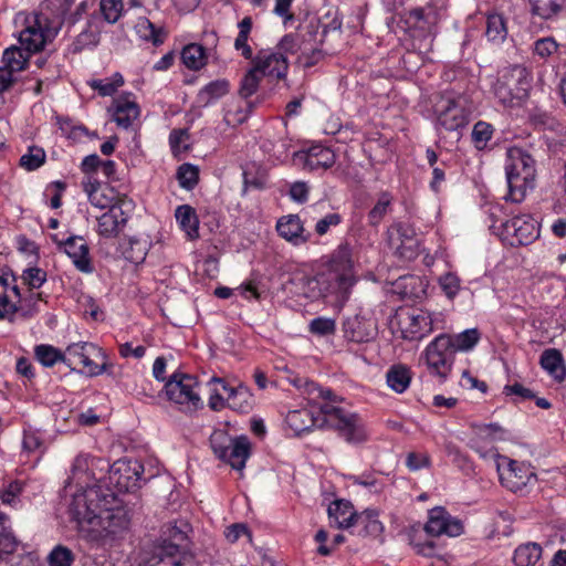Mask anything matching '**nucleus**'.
<instances>
[{"label": "nucleus", "instance_id": "14", "mask_svg": "<svg viewBox=\"0 0 566 566\" xmlns=\"http://www.w3.org/2000/svg\"><path fill=\"white\" fill-rule=\"evenodd\" d=\"M388 243L395 253L403 260H413L418 255V239L415 228L407 222H397L388 228Z\"/></svg>", "mask_w": 566, "mask_h": 566}, {"label": "nucleus", "instance_id": "58", "mask_svg": "<svg viewBox=\"0 0 566 566\" xmlns=\"http://www.w3.org/2000/svg\"><path fill=\"white\" fill-rule=\"evenodd\" d=\"M335 321L328 317H316L310 322L308 331L317 336H328L335 333Z\"/></svg>", "mask_w": 566, "mask_h": 566}, {"label": "nucleus", "instance_id": "47", "mask_svg": "<svg viewBox=\"0 0 566 566\" xmlns=\"http://www.w3.org/2000/svg\"><path fill=\"white\" fill-rule=\"evenodd\" d=\"M88 84L101 96H112L124 84V78L119 73H115L112 78L92 80Z\"/></svg>", "mask_w": 566, "mask_h": 566}, {"label": "nucleus", "instance_id": "46", "mask_svg": "<svg viewBox=\"0 0 566 566\" xmlns=\"http://www.w3.org/2000/svg\"><path fill=\"white\" fill-rule=\"evenodd\" d=\"M262 77L261 73L252 65L241 80L239 95L242 98L252 96L258 91Z\"/></svg>", "mask_w": 566, "mask_h": 566}, {"label": "nucleus", "instance_id": "31", "mask_svg": "<svg viewBox=\"0 0 566 566\" xmlns=\"http://www.w3.org/2000/svg\"><path fill=\"white\" fill-rule=\"evenodd\" d=\"M411 377L410 368L402 364L392 365L386 373L388 387L397 394H402L408 389Z\"/></svg>", "mask_w": 566, "mask_h": 566}, {"label": "nucleus", "instance_id": "11", "mask_svg": "<svg viewBox=\"0 0 566 566\" xmlns=\"http://www.w3.org/2000/svg\"><path fill=\"white\" fill-rule=\"evenodd\" d=\"M497 474L501 484L513 493L536 482V474L530 464L497 454Z\"/></svg>", "mask_w": 566, "mask_h": 566}, {"label": "nucleus", "instance_id": "13", "mask_svg": "<svg viewBox=\"0 0 566 566\" xmlns=\"http://www.w3.org/2000/svg\"><path fill=\"white\" fill-rule=\"evenodd\" d=\"M70 356L77 357L80 363L86 369L85 373L90 377H96L108 371L112 366L108 364L106 353L93 343L80 342L70 344L66 347Z\"/></svg>", "mask_w": 566, "mask_h": 566}, {"label": "nucleus", "instance_id": "40", "mask_svg": "<svg viewBox=\"0 0 566 566\" xmlns=\"http://www.w3.org/2000/svg\"><path fill=\"white\" fill-rule=\"evenodd\" d=\"M135 30L145 41H150L154 45H160L165 41L166 33L161 28H157L147 18H139Z\"/></svg>", "mask_w": 566, "mask_h": 566}, {"label": "nucleus", "instance_id": "52", "mask_svg": "<svg viewBox=\"0 0 566 566\" xmlns=\"http://www.w3.org/2000/svg\"><path fill=\"white\" fill-rule=\"evenodd\" d=\"M189 525L187 523H182L179 526H167V531L164 532L166 538H164L159 545H176L177 549H181L180 546L187 541V528Z\"/></svg>", "mask_w": 566, "mask_h": 566}, {"label": "nucleus", "instance_id": "28", "mask_svg": "<svg viewBox=\"0 0 566 566\" xmlns=\"http://www.w3.org/2000/svg\"><path fill=\"white\" fill-rule=\"evenodd\" d=\"M315 36V31L308 30L306 33H290L284 35L276 45V52L286 54H307L308 42Z\"/></svg>", "mask_w": 566, "mask_h": 566}, {"label": "nucleus", "instance_id": "6", "mask_svg": "<svg viewBox=\"0 0 566 566\" xmlns=\"http://www.w3.org/2000/svg\"><path fill=\"white\" fill-rule=\"evenodd\" d=\"M530 87L528 72L520 63L502 70L501 83L497 85V99L509 107L518 105L526 96Z\"/></svg>", "mask_w": 566, "mask_h": 566}, {"label": "nucleus", "instance_id": "19", "mask_svg": "<svg viewBox=\"0 0 566 566\" xmlns=\"http://www.w3.org/2000/svg\"><path fill=\"white\" fill-rule=\"evenodd\" d=\"M261 75L284 80L289 71L287 57L282 52L262 49L251 59Z\"/></svg>", "mask_w": 566, "mask_h": 566}, {"label": "nucleus", "instance_id": "32", "mask_svg": "<svg viewBox=\"0 0 566 566\" xmlns=\"http://www.w3.org/2000/svg\"><path fill=\"white\" fill-rule=\"evenodd\" d=\"M18 547V541L11 530L8 515L0 512V563L12 555Z\"/></svg>", "mask_w": 566, "mask_h": 566}, {"label": "nucleus", "instance_id": "23", "mask_svg": "<svg viewBox=\"0 0 566 566\" xmlns=\"http://www.w3.org/2000/svg\"><path fill=\"white\" fill-rule=\"evenodd\" d=\"M275 228L281 238L295 247L305 244L312 240V233L305 230L298 214L281 217Z\"/></svg>", "mask_w": 566, "mask_h": 566}, {"label": "nucleus", "instance_id": "16", "mask_svg": "<svg viewBox=\"0 0 566 566\" xmlns=\"http://www.w3.org/2000/svg\"><path fill=\"white\" fill-rule=\"evenodd\" d=\"M51 238L57 245V249L67 254L77 271L85 274L94 272V265L90 256V247L83 237L70 235L65 240H60L57 234H53Z\"/></svg>", "mask_w": 566, "mask_h": 566}, {"label": "nucleus", "instance_id": "45", "mask_svg": "<svg viewBox=\"0 0 566 566\" xmlns=\"http://www.w3.org/2000/svg\"><path fill=\"white\" fill-rule=\"evenodd\" d=\"M480 339V332L476 328L465 329L459 334L451 335L454 353L471 350Z\"/></svg>", "mask_w": 566, "mask_h": 566}, {"label": "nucleus", "instance_id": "38", "mask_svg": "<svg viewBox=\"0 0 566 566\" xmlns=\"http://www.w3.org/2000/svg\"><path fill=\"white\" fill-rule=\"evenodd\" d=\"M345 337L354 343H365L374 337V333L358 317L348 319L344 324Z\"/></svg>", "mask_w": 566, "mask_h": 566}, {"label": "nucleus", "instance_id": "60", "mask_svg": "<svg viewBox=\"0 0 566 566\" xmlns=\"http://www.w3.org/2000/svg\"><path fill=\"white\" fill-rule=\"evenodd\" d=\"M22 280L31 290L40 289L46 281V272L40 268H28L22 273Z\"/></svg>", "mask_w": 566, "mask_h": 566}, {"label": "nucleus", "instance_id": "63", "mask_svg": "<svg viewBox=\"0 0 566 566\" xmlns=\"http://www.w3.org/2000/svg\"><path fill=\"white\" fill-rule=\"evenodd\" d=\"M189 138L188 129H172L169 134V145L175 156L188 149L187 145H182Z\"/></svg>", "mask_w": 566, "mask_h": 566}, {"label": "nucleus", "instance_id": "8", "mask_svg": "<svg viewBox=\"0 0 566 566\" xmlns=\"http://www.w3.org/2000/svg\"><path fill=\"white\" fill-rule=\"evenodd\" d=\"M197 379L188 374L174 373L165 384L167 398L192 412L202 407L199 394L195 390Z\"/></svg>", "mask_w": 566, "mask_h": 566}, {"label": "nucleus", "instance_id": "50", "mask_svg": "<svg viewBox=\"0 0 566 566\" xmlns=\"http://www.w3.org/2000/svg\"><path fill=\"white\" fill-rule=\"evenodd\" d=\"M355 525H361L366 535H377L382 530V525L378 521L377 514L370 510H367L363 513H357Z\"/></svg>", "mask_w": 566, "mask_h": 566}, {"label": "nucleus", "instance_id": "1", "mask_svg": "<svg viewBox=\"0 0 566 566\" xmlns=\"http://www.w3.org/2000/svg\"><path fill=\"white\" fill-rule=\"evenodd\" d=\"M319 416L314 417L308 409H297L287 412L285 421L295 434L308 431L313 427H327L336 430L338 436L348 443L367 441L368 433L358 415L325 402L319 408Z\"/></svg>", "mask_w": 566, "mask_h": 566}, {"label": "nucleus", "instance_id": "21", "mask_svg": "<svg viewBox=\"0 0 566 566\" xmlns=\"http://www.w3.org/2000/svg\"><path fill=\"white\" fill-rule=\"evenodd\" d=\"M424 530L433 536H459L463 533V524L459 518L451 516L444 507L437 506L429 511Z\"/></svg>", "mask_w": 566, "mask_h": 566}, {"label": "nucleus", "instance_id": "41", "mask_svg": "<svg viewBox=\"0 0 566 566\" xmlns=\"http://www.w3.org/2000/svg\"><path fill=\"white\" fill-rule=\"evenodd\" d=\"M175 216L182 230H185L189 237L198 235L199 221L196 210L192 207L188 205L179 206L176 209Z\"/></svg>", "mask_w": 566, "mask_h": 566}, {"label": "nucleus", "instance_id": "51", "mask_svg": "<svg viewBox=\"0 0 566 566\" xmlns=\"http://www.w3.org/2000/svg\"><path fill=\"white\" fill-rule=\"evenodd\" d=\"M99 9L104 20L108 23H116L124 12L123 0H101Z\"/></svg>", "mask_w": 566, "mask_h": 566}, {"label": "nucleus", "instance_id": "44", "mask_svg": "<svg viewBox=\"0 0 566 566\" xmlns=\"http://www.w3.org/2000/svg\"><path fill=\"white\" fill-rule=\"evenodd\" d=\"M391 202L392 196L388 191H382L375 206L368 212V223L373 227H377L390 211Z\"/></svg>", "mask_w": 566, "mask_h": 566}, {"label": "nucleus", "instance_id": "62", "mask_svg": "<svg viewBox=\"0 0 566 566\" xmlns=\"http://www.w3.org/2000/svg\"><path fill=\"white\" fill-rule=\"evenodd\" d=\"M558 49V44L552 36L538 39L534 43V54L542 59H547L553 55Z\"/></svg>", "mask_w": 566, "mask_h": 566}, {"label": "nucleus", "instance_id": "64", "mask_svg": "<svg viewBox=\"0 0 566 566\" xmlns=\"http://www.w3.org/2000/svg\"><path fill=\"white\" fill-rule=\"evenodd\" d=\"M342 216L337 212H331L324 216L322 219H319L315 224V233L319 237L325 235L328 233L331 228L337 227L342 223Z\"/></svg>", "mask_w": 566, "mask_h": 566}, {"label": "nucleus", "instance_id": "3", "mask_svg": "<svg viewBox=\"0 0 566 566\" xmlns=\"http://www.w3.org/2000/svg\"><path fill=\"white\" fill-rule=\"evenodd\" d=\"M507 195L506 201L521 202L526 191L535 186V161L521 148L513 147L507 150V161L505 165Z\"/></svg>", "mask_w": 566, "mask_h": 566}, {"label": "nucleus", "instance_id": "43", "mask_svg": "<svg viewBox=\"0 0 566 566\" xmlns=\"http://www.w3.org/2000/svg\"><path fill=\"white\" fill-rule=\"evenodd\" d=\"M34 355L44 367H52L56 363L70 365L65 355L52 345H36Z\"/></svg>", "mask_w": 566, "mask_h": 566}, {"label": "nucleus", "instance_id": "33", "mask_svg": "<svg viewBox=\"0 0 566 566\" xmlns=\"http://www.w3.org/2000/svg\"><path fill=\"white\" fill-rule=\"evenodd\" d=\"M29 52L25 49L11 46L4 50L2 55V69H7L11 74L15 75L23 71L28 65Z\"/></svg>", "mask_w": 566, "mask_h": 566}, {"label": "nucleus", "instance_id": "9", "mask_svg": "<svg viewBox=\"0 0 566 566\" xmlns=\"http://www.w3.org/2000/svg\"><path fill=\"white\" fill-rule=\"evenodd\" d=\"M87 535L88 541L113 539L128 528L129 517L123 509H99Z\"/></svg>", "mask_w": 566, "mask_h": 566}, {"label": "nucleus", "instance_id": "34", "mask_svg": "<svg viewBox=\"0 0 566 566\" xmlns=\"http://www.w3.org/2000/svg\"><path fill=\"white\" fill-rule=\"evenodd\" d=\"M542 546L537 543L520 545L514 552V564L516 566H535L542 557Z\"/></svg>", "mask_w": 566, "mask_h": 566}, {"label": "nucleus", "instance_id": "17", "mask_svg": "<svg viewBox=\"0 0 566 566\" xmlns=\"http://www.w3.org/2000/svg\"><path fill=\"white\" fill-rule=\"evenodd\" d=\"M140 566H198L192 554L177 549L176 545H155Z\"/></svg>", "mask_w": 566, "mask_h": 566}, {"label": "nucleus", "instance_id": "39", "mask_svg": "<svg viewBox=\"0 0 566 566\" xmlns=\"http://www.w3.org/2000/svg\"><path fill=\"white\" fill-rule=\"evenodd\" d=\"M239 33L234 40V49L241 52V55L245 60H251L253 57L252 48L249 45L248 40L252 30V18L244 17L238 23Z\"/></svg>", "mask_w": 566, "mask_h": 566}, {"label": "nucleus", "instance_id": "61", "mask_svg": "<svg viewBox=\"0 0 566 566\" xmlns=\"http://www.w3.org/2000/svg\"><path fill=\"white\" fill-rule=\"evenodd\" d=\"M407 21L413 25H419L421 22H423L424 24H428L427 30L431 32V25L437 23V14L424 13L422 8H415L408 12Z\"/></svg>", "mask_w": 566, "mask_h": 566}, {"label": "nucleus", "instance_id": "12", "mask_svg": "<svg viewBox=\"0 0 566 566\" xmlns=\"http://www.w3.org/2000/svg\"><path fill=\"white\" fill-rule=\"evenodd\" d=\"M539 235L537 222L528 214L516 216L502 224L501 241L511 247L527 245Z\"/></svg>", "mask_w": 566, "mask_h": 566}, {"label": "nucleus", "instance_id": "57", "mask_svg": "<svg viewBox=\"0 0 566 566\" xmlns=\"http://www.w3.org/2000/svg\"><path fill=\"white\" fill-rule=\"evenodd\" d=\"M531 120L535 127L541 129L557 130L559 122L549 113L536 109L531 114Z\"/></svg>", "mask_w": 566, "mask_h": 566}, {"label": "nucleus", "instance_id": "30", "mask_svg": "<svg viewBox=\"0 0 566 566\" xmlns=\"http://www.w3.org/2000/svg\"><path fill=\"white\" fill-rule=\"evenodd\" d=\"M432 332V319L429 314L420 313L406 318L405 337L411 340L421 339Z\"/></svg>", "mask_w": 566, "mask_h": 566}, {"label": "nucleus", "instance_id": "2", "mask_svg": "<svg viewBox=\"0 0 566 566\" xmlns=\"http://www.w3.org/2000/svg\"><path fill=\"white\" fill-rule=\"evenodd\" d=\"M353 269V249L348 242L342 243L331 255L329 275L318 273L307 280L310 296L319 298L332 293L334 287L329 283L331 280L337 283L338 290L347 291L354 284Z\"/></svg>", "mask_w": 566, "mask_h": 566}, {"label": "nucleus", "instance_id": "7", "mask_svg": "<svg viewBox=\"0 0 566 566\" xmlns=\"http://www.w3.org/2000/svg\"><path fill=\"white\" fill-rule=\"evenodd\" d=\"M451 335L440 334L428 344L423 352L426 365L431 375L444 381L452 368L454 360V348L452 347Z\"/></svg>", "mask_w": 566, "mask_h": 566}, {"label": "nucleus", "instance_id": "4", "mask_svg": "<svg viewBox=\"0 0 566 566\" xmlns=\"http://www.w3.org/2000/svg\"><path fill=\"white\" fill-rule=\"evenodd\" d=\"M210 447L220 460L234 470H242L250 457L251 444L245 436L232 439L223 429H216L210 436Z\"/></svg>", "mask_w": 566, "mask_h": 566}, {"label": "nucleus", "instance_id": "26", "mask_svg": "<svg viewBox=\"0 0 566 566\" xmlns=\"http://www.w3.org/2000/svg\"><path fill=\"white\" fill-rule=\"evenodd\" d=\"M470 447L482 459L495 461V426L493 423L473 426Z\"/></svg>", "mask_w": 566, "mask_h": 566}, {"label": "nucleus", "instance_id": "22", "mask_svg": "<svg viewBox=\"0 0 566 566\" xmlns=\"http://www.w3.org/2000/svg\"><path fill=\"white\" fill-rule=\"evenodd\" d=\"M294 160L308 171L326 170L335 164L336 156L328 147L313 145L306 150L295 153Z\"/></svg>", "mask_w": 566, "mask_h": 566}, {"label": "nucleus", "instance_id": "59", "mask_svg": "<svg viewBox=\"0 0 566 566\" xmlns=\"http://www.w3.org/2000/svg\"><path fill=\"white\" fill-rule=\"evenodd\" d=\"M503 394L506 397H513L512 400L514 402L525 401L535 398L534 392L531 389L525 388L520 382H514L513 385L504 386Z\"/></svg>", "mask_w": 566, "mask_h": 566}, {"label": "nucleus", "instance_id": "36", "mask_svg": "<svg viewBox=\"0 0 566 566\" xmlns=\"http://www.w3.org/2000/svg\"><path fill=\"white\" fill-rule=\"evenodd\" d=\"M531 12L548 20L557 17L566 6V0H528Z\"/></svg>", "mask_w": 566, "mask_h": 566}, {"label": "nucleus", "instance_id": "35", "mask_svg": "<svg viewBox=\"0 0 566 566\" xmlns=\"http://www.w3.org/2000/svg\"><path fill=\"white\" fill-rule=\"evenodd\" d=\"M541 366L555 379H564L565 367L559 350L554 348L544 350L541 355Z\"/></svg>", "mask_w": 566, "mask_h": 566}, {"label": "nucleus", "instance_id": "5", "mask_svg": "<svg viewBox=\"0 0 566 566\" xmlns=\"http://www.w3.org/2000/svg\"><path fill=\"white\" fill-rule=\"evenodd\" d=\"M474 111V103L468 94L442 97L437 105L438 124L446 130H458L465 127Z\"/></svg>", "mask_w": 566, "mask_h": 566}, {"label": "nucleus", "instance_id": "48", "mask_svg": "<svg viewBox=\"0 0 566 566\" xmlns=\"http://www.w3.org/2000/svg\"><path fill=\"white\" fill-rule=\"evenodd\" d=\"M149 243L147 240L140 239H130L128 247L124 251V255L126 260L132 263L139 264L142 263L148 252Z\"/></svg>", "mask_w": 566, "mask_h": 566}, {"label": "nucleus", "instance_id": "37", "mask_svg": "<svg viewBox=\"0 0 566 566\" xmlns=\"http://www.w3.org/2000/svg\"><path fill=\"white\" fill-rule=\"evenodd\" d=\"M181 60L188 69L200 70L207 63L206 49L201 44H188L181 51Z\"/></svg>", "mask_w": 566, "mask_h": 566}, {"label": "nucleus", "instance_id": "42", "mask_svg": "<svg viewBox=\"0 0 566 566\" xmlns=\"http://www.w3.org/2000/svg\"><path fill=\"white\" fill-rule=\"evenodd\" d=\"M229 88L230 84L227 80H216L202 87L198 96L200 102H202L205 105H208L228 94Z\"/></svg>", "mask_w": 566, "mask_h": 566}, {"label": "nucleus", "instance_id": "27", "mask_svg": "<svg viewBox=\"0 0 566 566\" xmlns=\"http://www.w3.org/2000/svg\"><path fill=\"white\" fill-rule=\"evenodd\" d=\"M211 382L221 386L222 390L227 394V405L231 409L242 413L252 410L254 403L253 395L247 386L231 387L221 378H212Z\"/></svg>", "mask_w": 566, "mask_h": 566}, {"label": "nucleus", "instance_id": "49", "mask_svg": "<svg viewBox=\"0 0 566 566\" xmlns=\"http://www.w3.org/2000/svg\"><path fill=\"white\" fill-rule=\"evenodd\" d=\"M179 185L188 190L193 189L199 181V169L192 164H182L177 170Z\"/></svg>", "mask_w": 566, "mask_h": 566}, {"label": "nucleus", "instance_id": "25", "mask_svg": "<svg viewBox=\"0 0 566 566\" xmlns=\"http://www.w3.org/2000/svg\"><path fill=\"white\" fill-rule=\"evenodd\" d=\"M109 112L117 126L128 128L138 118L140 108L133 93H123L113 99Z\"/></svg>", "mask_w": 566, "mask_h": 566}, {"label": "nucleus", "instance_id": "55", "mask_svg": "<svg viewBox=\"0 0 566 566\" xmlns=\"http://www.w3.org/2000/svg\"><path fill=\"white\" fill-rule=\"evenodd\" d=\"M493 126L485 122H478L472 130V140L478 149H483L492 138Z\"/></svg>", "mask_w": 566, "mask_h": 566}, {"label": "nucleus", "instance_id": "18", "mask_svg": "<svg viewBox=\"0 0 566 566\" xmlns=\"http://www.w3.org/2000/svg\"><path fill=\"white\" fill-rule=\"evenodd\" d=\"M48 19L43 15H35L33 21L20 33V42L25 51L38 52L42 50L48 41H50L56 31L46 28Z\"/></svg>", "mask_w": 566, "mask_h": 566}, {"label": "nucleus", "instance_id": "54", "mask_svg": "<svg viewBox=\"0 0 566 566\" xmlns=\"http://www.w3.org/2000/svg\"><path fill=\"white\" fill-rule=\"evenodd\" d=\"M73 562V552L63 545L55 546L48 556L49 566H72Z\"/></svg>", "mask_w": 566, "mask_h": 566}, {"label": "nucleus", "instance_id": "29", "mask_svg": "<svg viewBox=\"0 0 566 566\" xmlns=\"http://www.w3.org/2000/svg\"><path fill=\"white\" fill-rule=\"evenodd\" d=\"M328 515L338 528H349L355 525L357 512L354 511L349 501L336 500L328 506Z\"/></svg>", "mask_w": 566, "mask_h": 566}, {"label": "nucleus", "instance_id": "15", "mask_svg": "<svg viewBox=\"0 0 566 566\" xmlns=\"http://www.w3.org/2000/svg\"><path fill=\"white\" fill-rule=\"evenodd\" d=\"M144 465L138 460L119 459L109 470V480L119 492H132L139 488Z\"/></svg>", "mask_w": 566, "mask_h": 566}, {"label": "nucleus", "instance_id": "53", "mask_svg": "<svg viewBox=\"0 0 566 566\" xmlns=\"http://www.w3.org/2000/svg\"><path fill=\"white\" fill-rule=\"evenodd\" d=\"M45 161V151L36 146H31L28 153L20 158V166L32 171L41 167Z\"/></svg>", "mask_w": 566, "mask_h": 566}, {"label": "nucleus", "instance_id": "24", "mask_svg": "<svg viewBox=\"0 0 566 566\" xmlns=\"http://www.w3.org/2000/svg\"><path fill=\"white\" fill-rule=\"evenodd\" d=\"M125 207H111L102 216L97 217L96 232L98 235L105 239H113L119 235L129 218L124 209Z\"/></svg>", "mask_w": 566, "mask_h": 566}, {"label": "nucleus", "instance_id": "10", "mask_svg": "<svg viewBox=\"0 0 566 566\" xmlns=\"http://www.w3.org/2000/svg\"><path fill=\"white\" fill-rule=\"evenodd\" d=\"M99 509L101 501L96 490L88 489L73 495L69 505V514L85 538L92 528L91 522L97 516Z\"/></svg>", "mask_w": 566, "mask_h": 566}, {"label": "nucleus", "instance_id": "56", "mask_svg": "<svg viewBox=\"0 0 566 566\" xmlns=\"http://www.w3.org/2000/svg\"><path fill=\"white\" fill-rule=\"evenodd\" d=\"M24 483L19 480L11 481L0 491V500L3 504L14 506L19 502V496L23 492Z\"/></svg>", "mask_w": 566, "mask_h": 566}, {"label": "nucleus", "instance_id": "20", "mask_svg": "<svg viewBox=\"0 0 566 566\" xmlns=\"http://www.w3.org/2000/svg\"><path fill=\"white\" fill-rule=\"evenodd\" d=\"M82 186L83 190L87 195L88 201L94 207L99 209H111V207L129 206V202H126L123 199H116L114 188L107 184L98 181L97 179L87 177L82 181Z\"/></svg>", "mask_w": 566, "mask_h": 566}]
</instances>
